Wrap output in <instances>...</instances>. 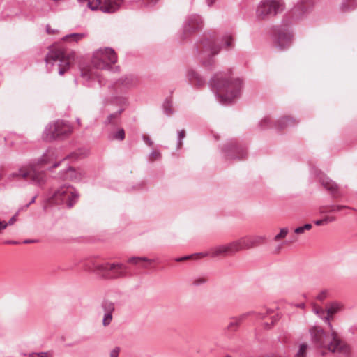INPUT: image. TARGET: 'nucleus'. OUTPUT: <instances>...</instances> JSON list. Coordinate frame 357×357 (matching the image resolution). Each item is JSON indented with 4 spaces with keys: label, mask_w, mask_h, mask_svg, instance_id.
<instances>
[{
    "label": "nucleus",
    "mask_w": 357,
    "mask_h": 357,
    "mask_svg": "<svg viewBox=\"0 0 357 357\" xmlns=\"http://www.w3.org/2000/svg\"><path fill=\"white\" fill-rule=\"evenodd\" d=\"M188 77L190 84L195 86L200 87L205 84V80L194 70H188Z\"/></svg>",
    "instance_id": "nucleus-23"
},
{
    "label": "nucleus",
    "mask_w": 357,
    "mask_h": 357,
    "mask_svg": "<svg viewBox=\"0 0 357 357\" xmlns=\"http://www.w3.org/2000/svg\"><path fill=\"white\" fill-rule=\"evenodd\" d=\"M113 313H104L102 318V325L106 327L108 326L112 321Z\"/></svg>",
    "instance_id": "nucleus-36"
},
{
    "label": "nucleus",
    "mask_w": 357,
    "mask_h": 357,
    "mask_svg": "<svg viewBox=\"0 0 357 357\" xmlns=\"http://www.w3.org/2000/svg\"><path fill=\"white\" fill-rule=\"evenodd\" d=\"M101 308L104 313H113L115 310L114 303L108 300H105L101 304Z\"/></svg>",
    "instance_id": "nucleus-29"
},
{
    "label": "nucleus",
    "mask_w": 357,
    "mask_h": 357,
    "mask_svg": "<svg viewBox=\"0 0 357 357\" xmlns=\"http://www.w3.org/2000/svg\"><path fill=\"white\" fill-rule=\"evenodd\" d=\"M73 128L69 123L57 121L49 123L45 128L43 134V139L46 142H51L59 137H64L70 135Z\"/></svg>",
    "instance_id": "nucleus-9"
},
{
    "label": "nucleus",
    "mask_w": 357,
    "mask_h": 357,
    "mask_svg": "<svg viewBox=\"0 0 357 357\" xmlns=\"http://www.w3.org/2000/svg\"><path fill=\"white\" fill-rule=\"evenodd\" d=\"M343 208H349V207L344 205L326 206L321 208V213L337 212L341 211Z\"/></svg>",
    "instance_id": "nucleus-30"
},
{
    "label": "nucleus",
    "mask_w": 357,
    "mask_h": 357,
    "mask_svg": "<svg viewBox=\"0 0 357 357\" xmlns=\"http://www.w3.org/2000/svg\"><path fill=\"white\" fill-rule=\"evenodd\" d=\"M78 197L77 192L72 185H63L48 198V202L64 205L70 208L77 202Z\"/></svg>",
    "instance_id": "nucleus-6"
},
{
    "label": "nucleus",
    "mask_w": 357,
    "mask_h": 357,
    "mask_svg": "<svg viewBox=\"0 0 357 357\" xmlns=\"http://www.w3.org/2000/svg\"><path fill=\"white\" fill-rule=\"evenodd\" d=\"M112 139L122 141L125 139V131L123 128L119 129L110 137Z\"/></svg>",
    "instance_id": "nucleus-35"
},
{
    "label": "nucleus",
    "mask_w": 357,
    "mask_h": 357,
    "mask_svg": "<svg viewBox=\"0 0 357 357\" xmlns=\"http://www.w3.org/2000/svg\"><path fill=\"white\" fill-rule=\"evenodd\" d=\"M15 216H13V217L10 219V220L7 222L8 226V225H13V224L14 223V222H15Z\"/></svg>",
    "instance_id": "nucleus-56"
},
{
    "label": "nucleus",
    "mask_w": 357,
    "mask_h": 357,
    "mask_svg": "<svg viewBox=\"0 0 357 357\" xmlns=\"http://www.w3.org/2000/svg\"><path fill=\"white\" fill-rule=\"evenodd\" d=\"M162 108L165 114L167 116H171L174 113V109L172 108V102L171 100L166 98L162 105Z\"/></svg>",
    "instance_id": "nucleus-31"
},
{
    "label": "nucleus",
    "mask_w": 357,
    "mask_h": 357,
    "mask_svg": "<svg viewBox=\"0 0 357 357\" xmlns=\"http://www.w3.org/2000/svg\"><path fill=\"white\" fill-rule=\"evenodd\" d=\"M250 240L253 248L262 243L266 240V237L264 236H250Z\"/></svg>",
    "instance_id": "nucleus-34"
},
{
    "label": "nucleus",
    "mask_w": 357,
    "mask_h": 357,
    "mask_svg": "<svg viewBox=\"0 0 357 357\" xmlns=\"http://www.w3.org/2000/svg\"><path fill=\"white\" fill-rule=\"evenodd\" d=\"M204 24V20L199 15H188L183 24V35L188 36L202 30Z\"/></svg>",
    "instance_id": "nucleus-13"
},
{
    "label": "nucleus",
    "mask_w": 357,
    "mask_h": 357,
    "mask_svg": "<svg viewBox=\"0 0 357 357\" xmlns=\"http://www.w3.org/2000/svg\"><path fill=\"white\" fill-rule=\"evenodd\" d=\"M331 333L327 335L326 332L319 326H313L310 328L309 333L313 345L317 349L328 351L332 353L348 356L351 348L348 344L340 340L336 332L330 330Z\"/></svg>",
    "instance_id": "nucleus-2"
},
{
    "label": "nucleus",
    "mask_w": 357,
    "mask_h": 357,
    "mask_svg": "<svg viewBox=\"0 0 357 357\" xmlns=\"http://www.w3.org/2000/svg\"><path fill=\"white\" fill-rule=\"evenodd\" d=\"M224 157L227 160L236 159H243L247 155V151L245 146L231 141L225 145L222 150Z\"/></svg>",
    "instance_id": "nucleus-12"
},
{
    "label": "nucleus",
    "mask_w": 357,
    "mask_h": 357,
    "mask_svg": "<svg viewBox=\"0 0 357 357\" xmlns=\"http://www.w3.org/2000/svg\"><path fill=\"white\" fill-rule=\"evenodd\" d=\"M215 1V0H206V3H207L209 6H211L213 3V2H214Z\"/></svg>",
    "instance_id": "nucleus-58"
},
{
    "label": "nucleus",
    "mask_w": 357,
    "mask_h": 357,
    "mask_svg": "<svg viewBox=\"0 0 357 357\" xmlns=\"http://www.w3.org/2000/svg\"><path fill=\"white\" fill-rule=\"evenodd\" d=\"M117 61V56L112 48L105 47L97 50L93 55L92 63L98 69H109Z\"/></svg>",
    "instance_id": "nucleus-10"
},
{
    "label": "nucleus",
    "mask_w": 357,
    "mask_h": 357,
    "mask_svg": "<svg viewBox=\"0 0 357 357\" xmlns=\"http://www.w3.org/2000/svg\"><path fill=\"white\" fill-rule=\"evenodd\" d=\"M84 37H85L84 33H71V34L65 36L62 39L64 41L73 40L75 42H78L80 40H82V38H84Z\"/></svg>",
    "instance_id": "nucleus-32"
},
{
    "label": "nucleus",
    "mask_w": 357,
    "mask_h": 357,
    "mask_svg": "<svg viewBox=\"0 0 357 357\" xmlns=\"http://www.w3.org/2000/svg\"><path fill=\"white\" fill-rule=\"evenodd\" d=\"M40 165H37L36 162H32L29 164V168L31 172L29 176L33 183L38 186H42L46 182L47 177L44 171L39 170Z\"/></svg>",
    "instance_id": "nucleus-17"
},
{
    "label": "nucleus",
    "mask_w": 357,
    "mask_h": 357,
    "mask_svg": "<svg viewBox=\"0 0 357 357\" xmlns=\"http://www.w3.org/2000/svg\"><path fill=\"white\" fill-rule=\"evenodd\" d=\"M295 306L296 307L304 309L305 307V304L304 303H298V304H296Z\"/></svg>",
    "instance_id": "nucleus-55"
},
{
    "label": "nucleus",
    "mask_w": 357,
    "mask_h": 357,
    "mask_svg": "<svg viewBox=\"0 0 357 357\" xmlns=\"http://www.w3.org/2000/svg\"><path fill=\"white\" fill-rule=\"evenodd\" d=\"M259 126L261 129H266L271 128V119L269 117H264L261 121L259 123Z\"/></svg>",
    "instance_id": "nucleus-37"
},
{
    "label": "nucleus",
    "mask_w": 357,
    "mask_h": 357,
    "mask_svg": "<svg viewBox=\"0 0 357 357\" xmlns=\"http://www.w3.org/2000/svg\"><path fill=\"white\" fill-rule=\"evenodd\" d=\"M209 84L215 91L218 100L223 104L231 102L238 98L242 89V81L233 77L231 71L215 74Z\"/></svg>",
    "instance_id": "nucleus-1"
},
{
    "label": "nucleus",
    "mask_w": 357,
    "mask_h": 357,
    "mask_svg": "<svg viewBox=\"0 0 357 357\" xmlns=\"http://www.w3.org/2000/svg\"><path fill=\"white\" fill-rule=\"evenodd\" d=\"M150 160L153 161L158 160L160 158V153L159 151L153 150L149 154Z\"/></svg>",
    "instance_id": "nucleus-44"
},
{
    "label": "nucleus",
    "mask_w": 357,
    "mask_h": 357,
    "mask_svg": "<svg viewBox=\"0 0 357 357\" xmlns=\"http://www.w3.org/2000/svg\"><path fill=\"white\" fill-rule=\"evenodd\" d=\"M128 262L139 266L140 268H148V264L153 262L152 259L147 257H133L128 259Z\"/></svg>",
    "instance_id": "nucleus-25"
},
{
    "label": "nucleus",
    "mask_w": 357,
    "mask_h": 357,
    "mask_svg": "<svg viewBox=\"0 0 357 357\" xmlns=\"http://www.w3.org/2000/svg\"><path fill=\"white\" fill-rule=\"evenodd\" d=\"M29 357H52V354L51 352L33 353Z\"/></svg>",
    "instance_id": "nucleus-42"
},
{
    "label": "nucleus",
    "mask_w": 357,
    "mask_h": 357,
    "mask_svg": "<svg viewBox=\"0 0 357 357\" xmlns=\"http://www.w3.org/2000/svg\"><path fill=\"white\" fill-rule=\"evenodd\" d=\"M56 158V151L54 149H47L45 153L42 155V157L37 161L36 163L40 167H43L46 165L52 164V168H56L59 166L60 161H55Z\"/></svg>",
    "instance_id": "nucleus-18"
},
{
    "label": "nucleus",
    "mask_w": 357,
    "mask_h": 357,
    "mask_svg": "<svg viewBox=\"0 0 357 357\" xmlns=\"http://www.w3.org/2000/svg\"><path fill=\"white\" fill-rule=\"evenodd\" d=\"M206 282V279L202 277H199L197 278H195L192 281V285L194 286H200Z\"/></svg>",
    "instance_id": "nucleus-41"
},
{
    "label": "nucleus",
    "mask_w": 357,
    "mask_h": 357,
    "mask_svg": "<svg viewBox=\"0 0 357 357\" xmlns=\"http://www.w3.org/2000/svg\"><path fill=\"white\" fill-rule=\"evenodd\" d=\"M307 348L308 345L307 344H301L299 345L298 350L295 355V357H306Z\"/></svg>",
    "instance_id": "nucleus-33"
},
{
    "label": "nucleus",
    "mask_w": 357,
    "mask_h": 357,
    "mask_svg": "<svg viewBox=\"0 0 357 357\" xmlns=\"http://www.w3.org/2000/svg\"><path fill=\"white\" fill-rule=\"evenodd\" d=\"M284 9V4L281 0H263L257 6L256 16L259 20H268Z\"/></svg>",
    "instance_id": "nucleus-7"
},
{
    "label": "nucleus",
    "mask_w": 357,
    "mask_h": 357,
    "mask_svg": "<svg viewBox=\"0 0 357 357\" xmlns=\"http://www.w3.org/2000/svg\"><path fill=\"white\" fill-rule=\"evenodd\" d=\"M74 59L75 53L73 52L66 50L57 45H52L50 47L49 52L45 57V62L47 65H54L55 62H58L59 74L62 75L69 69Z\"/></svg>",
    "instance_id": "nucleus-5"
},
{
    "label": "nucleus",
    "mask_w": 357,
    "mask_h": 357,
    "mask_svg": "<svg viewBox=\"0 0 357 357\" xmlns=\"http://www.w3.org/2000/svg\"><path fill=\"white\" fill-rule=\"evenodd\" d=\"M296 124V120L289 116H284L278 120L275 124L277 129L282 130L288 127L293 126Z\"/></svg>",
    "instance_id": "nucleus-26"
},
{
    "label": "nucleus",
    "mask_w": 357,
    "mask_h": 357,
    "mask_svg": "<svg viewBox=\"0 0 357 357\" xmlns=\"http://www.w3.org/2000/svg\"><path fill=\"white\" fill-rule=\"evenodd\" d=\"M328 296V291L326 289L320 291L316 296V299L319 301H324Z\"/></svg>",
    "instance_id": "nucleus-40"
},
{
    "label": "nucleus",
    "mask_w": 357,
    "mask_h": 357,
    "mask_svg": "<svg viewBox=\"0 0 357 357\" xmlns=\"http://www.w3.org/2000/svg\"><path fill=\"white\" fill-rule=\"evenodd\" d=\"M324 219L326 224H327L328 222H334L335 220V218L333 216H326Z\"/></svg>",
    "instance_id": "nucleus-49"
},
{
    "label": "nucleus",
    "mask_w": 357,
    "mask_h": 357,
    "mask_svg": "<svg viewBox=\"0 0 357 357\" xmlns=\"http://www.w3.org/2000/svg\"><path fill=\"white\" fill-rule=\"evenodd\" d=\"M120 352V348L116 347L114 348L109 353V357H118Z\"/></svg>",
    "instance_id": "nucleus-46"
},
{
    "label": "nucleus",
    "mask_w": 357,
    "mask_h": 357,
    "mask_svg": "<svg viewBox=\"0 0 357 357\" xmlns=\"http://www.w3.org/2000/svg\"><path fill=\"white\" fill-rule=\"evenodd\" d=\"M321 185L328 190L333 198H338L342 196L337 185L330 178L323 175L319 178Z\"/></svg>",
    "instance_id": "nucleus-19"
},
{
    "label": "nucleus",
    "mask_w": 357,
    "mask_h": 357,
    "mask_svg": "<svg viewBox=\"0 0 357 357\" xmlns=\"http://www.w3.org/2000/svg\"><path fill=\"white\" fill-rule=\"evenodd\" d=\"M93 270L102 277L110 279L124 277L127 274V267L121 263H96L93 265Z\"/></svg>",
    "instance_id": "nucleus-8"
},
{
    "label": "nucleus",
    "mask_w": 357,
    "mask_h": 357,
    "mask_svg": "<svg viewBox=\"0 0 357 357\" xmlns=\"http://www.w3.org/2000/svg\"><path fill=\"white\" fill-rule=\"evenodd\" d=\"M226 357H229V356H226Z\"/></svg>",
    "instance_id": "nucleus-63"
},
{
    "label": "nucleus",
    "mask_w": 357,
    "mask_h": 357,
    "mask_svg": "<svg viewBox=\"0 0 357 357\" xmlns=\"http://www.w3.org/2000/svg\"><path fill=\"white\" fill-rule=\"evenodd\" d=\"M137 84V78L132 75H126L119 79L113 87L116 94L124 93L127 90L135 86Z\"/></svg>",
    "instance_id": "nucleus-15"
},
{
    "label": "nucleus",
    "mask_w": 357,
    "mask_h": 357,
    "mask_svg": "<svg viewBox=\"0 0 357 357\" xmlns=\"http://www.w3.org/2000/svg\"><path fill=\"white\" fill-rule=\"evenodd\" d=\"M142 139L149 146H153V142L151 140L149 137L144 135L142 137Z\"/></svg>",
    "instance_id": "nucleus-48"
},
{
    "label": "nucleus",
    "mask_w": 357,
    "mask_h": 357,
    "mask_svg": "<svg viewBox=\"0 0 357 357\" xmlns=\"http://www.w3.org/2000/svg\"><path fill=\"white\" fill-rule=\"evenodd\" d=\"M216 35L208 34L204 36L196 45V51L203 65L210 68L213 63V56L218 54L221 47L231 49L234 46V39L230 33H226L222 37V45L218 44Z\"/></svg>",
    "instance_id": "nucleus-3"
},
{
    "label": "nucleus",
    "mask_w": 357,
    "mask_h": 357,
    "mask_svg": "<svg viewBox=\"0 0 357 357\" xmlns=\"http://www.w3.org/2000/svg\"><path fill=\"white\" fill-rule=\"evenodd\" d=\"M276 321V319H273L271 324L265 323L264 326L266 328H270L272 325H273L274 322Z\"/></svg>",
    "instance_id": "nucleus-52"
},
{
    "label": "nucleus",
    "mask_w": 357,
    "mask_h": 357,
    "mask_svg": "<svg viewBox=\"0 0 357 357\" xmlns=\"http://www.w3.org/2000/svg\"><path fill=\"white\" fill-rule=\"evenodd\" d=\"M343 307V305L337 301H333L330 303L326 306V316L324 317V322L327 324L328 328L332 330V324L330 321V319L336 313L341 311Z\"/></svg>",
    "instance_id": "nucleus-22"
},
{
    "label": "nucleus",
    "mask_w": 357,
    "mask_h": 357,
    "mask_svg": "<svg viewBox=\"0 0 357 357\" xmlns=\"http://www.w3.org/2000/svg\"><path fill=\"white\" fill-rule=\"evenodd\" d=\"M123 0H94L88 3V7L92 10H100L105 13H113L118 10Z\"/></svg>",
    "instance_id": "nucleus-11"
},
{
    "label": "nucleus",
    "mask_w": 357,
    "mask_h": 357,
    "mask_svg": "<svg viewBox=\"0 0 357 357\" xmlns=\"http://www.w3.org/2000/svg\"><path fill=\"white\" fill-rule=\"evenodd\" d=\"M84 173L80 169L76 170L73 167H69L63 176L65 179L72 181H80L84 177Z\"/></svg>",
    "instance_id": "nucleus-24"
},
{
    "label": "nucleus",
    "mask_w": 357,
    "mask_h": 357,
    "mask_svg": "<svg viewBox=\"0 0 357 357\" xmlns=\"http://www.w3.org/2000/svg\"><path fill=\"white\" fill-rule=\"evenodd\" d=\"M79 3H86L88 4L89 2H93V1H91V0H77Z\"/></svg>",
    "instance_id": "nucleus-57"
},
{
    "label": "nucleus",
    "mask_w": 357,
    "mask_h": 357,
    "mask_svg": "<svg viewBox=\"0 0 357 357\" xmlns=\"http://www.w3.org/2000/svg\"><path fill=\"white\" fill-rule=\"evenodd\" d=\"M304 231H305V229L303 226L298 227L294 229V232L297 234H301L304 233Z\"/></svg>",
    "instance_id": "nucleus-50"
},
{
    "label": "nucleus",
    "mask_w": 357,
    "mask_h": 357,
    "mask_svg": "<svg viewBox=\"0 0 357 357\" xmlns=\"http://www.w3.org/2000/svg\"><path fill=\"white\" fill-rule=\"evenodd\" d=\"M200 253L201 252L196 253V254L191 255H187V256H185V257H180V258H177L176 259V261H184V260L192 258L195 256H199V257H205V256H202Z\"/></svg>",
    "instance_id": "nucleus-45"
},
{
    "label": "nucleus",
    "mask_w": 357,
    "mask_h": 357,
    "mask_svg": "<svg viewBox=\"0 0 357 357\" xmlns=\"http://www.w3.org/2000/svg\"><path fill=\"white\" fill-rule=\"evenodd\" d=\"M36 241L34 240H25L24 241V243H34Z\"/></svg>",
    "instance_id": "nucleus-60"
},
{
    "label": "nucleus",
    "mask_w": 357,
    "mask_h": 357,
    "mask_svg": "<svg viewBox=\"0 0 357 357\" xmlns=\"http://www.w3.org/2000/svg\"><path fill=\"white\" fill-rule=\"evenodd\" d=\"M357 6V0H344L342 3V10L347 12L355 9Z\"/></svg>",
    "instance_id": "nucleus-28"
},
{
    "label": "nucleus",
    "mask_w": 357,
    "mask_h": 357,
    "mask_svg": "<svg viewBox=\"0 0 357 357\" xmlns=\"http://www.w3.org/2000/svg\"><path fill=\"white\" fill-rule=\"evenodd\" d=\"M81 77L84 80V84L87 86H92L91 82L96 80V77L92 73L91 70L89 69H82L81 70Z\"/></svg>",
    "instance_id": "nucleus-27"
},
{
    "label": "nucleus",
    "mask_w": 357,
    "mask_h": 357,
    "mask_svg": "<svg viewBox=\"0 0 357 357\" xmlns=\"http://www.w3.org/2000/svg\"><path fill=\"white\" fill-rule=\"evenodd\" d=\"M76 121H77V123H78L79 125H80V119H79V118H77V119H76Z\"/></svg>",
    "instance_id": "nucleus-61"
},
{
    "label": "nucleus",
    "mask_w": 357,
    "mask_h": 357,
    "mask_svg": "<svg viewBox=\"0 0 357 357\" xmlns=\"http://www.w3.org/2000/svg\"><path fill=\"white\" fill-rule=\"evenodd\" d=\"M314 312L324 321V317L326 316V310L325 311L321 307H316L314 308Z\"/></svg>",
    "instance_id": "nucleus-39"
},
{
    "label": "nucleus",
    "mask_w": 357,
    "mask_h": 357,
    "mask_svg": "<svg viewBox=\"0 0 357 357\" xmlns=\"http://www.w3.org/2000/svg\"><path fill=\"white\" fill-rule=\"evenodd\" d=\"M303 228L305 230H310L312 228V225L310 223L305 224L303 226Z\"/></svg>",
    "instance_id": "nucleus-53"
},
{
    "label": "nucleus",
    "mask_w": 357,
    "mask_h": 357,
    "mask_svg": "<svg viewBox=\"0 0 357 357\" xmlns=\"http://www.w3.org/2000/svg\"><path fill=\"white\" fill-rule=\"evenodd\" d=\"M3 177V174L0 172V180Z\"/></svg>",
    "instance_id": "nucleus-62"
},
{
    "label": "nucleus",
    "mask_w": 357,
    "mask_h": 357,
    "mask_svg": "<svg viewBox=\"0 0 357 357\" xmlns=\"http://www.w3.org/2000/svg\"><path fill=\"white\" fill-rule=\"evenodd\" d=\"M37 196H34L31 199V201L26 204V207H29L31 204H33L36 201V199Z\"/></svg>",
    "instance_id": "nucleus-54"
},
{
    "label": "nucleus",
    "mask_w": 357,
    "mask_h": 357,
    "mask_svg": "<svg viewBox=\"0 0 357 357\" xmlns=\"http://www.w3.org/2000/svg\"><path fill=\"white\" fill-rule=\"evenodd\" d=\"M108 104H116L119 106H120V108L115 112L110 114L107 117L106 120L105 121L104 123L105 125L112 124L114 125L116 123L118 119L121 116V113L124 110L123 106L126 104V98L123 96H113L111 98V100L109 101L105 102V105Z\"/></svg>",
    "instance_id": "nucleus-14"
},
{
    "label": "nucleus",
    "mask_w": 357,
    "mask_h": 357,
    "mask_svg": "<svg viewBox=\"0 0 357 357\" xmlns=\"http://www.w3.org/2000/svg\"><path fill=\"white\" fill-rule=\"evenodd\" d=\"M314 223L317 226H320V225H326L325 223V221H324V219H321V220H317L316 221H314Z\"/></svg>",
    "instance_id": "nucleus-51"
},
{
    "label": "nucleus",
    "mask_w": 357,
    "mask_h": 357,
    "mask_svg": "<svg viewBox=\"0 0 357 357\" xmlns=\"http://www.w3.org/2000/svg\"><path fill=\"white\" fill-rule=\"evenodd\" d=\"M251 315H255L259 318H264L265 314L261 312H256L255 311H250L236 317L230 321L227 326V329L231 331H234L237 329L239 324L244 321L248 317Z\"/></svg>",
    "instance_id": "nucleus-20"
},
{
    "label": "nucleus",
    "mask_w": 357,
    "mask_h": 357,
    "mask_svg": "<svg viewBox=\"0 0 357 357\" xmlns=\"http://www.w3.org/2000/svg\"><path fill=\"white\" fill-rule=\"evenodd\" d=\"M31 172L29 168V165H24L19 168L17 171H15L8 174L6 178V181L8 183L20 181L22 179H26L29 176Z\"/></svg>",
    "instance_id": "nucleus-21"
},
{
    "label": "nucleus",
    "mask_w": 357,
    "mask_h": 357,
    "mask_svg": "<svg viewBox=\"0 0 357 357\" xmlns=\"http://www.w3.org/2000/svg\"><path fill=\"white\" fill-rule=\"evenodd\" d=\"M185 137V131L184 130H181L178 131V147L181 146L182 140L183 139V138Z\"/></svg>",
    "instance_id": "nucleus-43"
},
{
    "label": "nucleus",
    "mask_w": 357,
    "mask_h": 357,
    "mask_svg": "<svg viewBox=\"0 0 357 357\" xmlns=\"http://www.w3.org/2000/svg\"><path fill=\"white\" fill-rule=\"evenodd\" d=\"M250 236H245L228 243L211 247L207 252L200 253L202 256L215 258L220 256H232L243 250L252 248Z\"/></svg>",
    "instance_id": "nucleus-4"
},
{
    "label": "nucleus",
    "mask_w": 357,
    "mask_h": 357,
    "mask_svg": "<svg viewBox=\"0 0 357 357\" xmlns=\"http://www.w3.org/2000/svg\"><path fill=\"white\" fill-rule=\"evenodd\" d=\"M275 43L280 50L289 47L292 40V33L288 29L278 28L275 30Z\"/></svg>",
    "instance_id": "nucleus-16"
},
{
    "label": "nucleus",
    "mask_w": 357,
    "mask_h": 357,
    "mask_svg": "<svg viewBox=\"0 0 357 357\" xmlns=\"http://www.w3.org/2000/svg\"><path fill=\"white\" fill-rule=\"evenodd\" d=\"M46 31L48 34H55L58 32V30L53 29L49 24L46 25Z\"/></svg>",
    "instance_id": "nucleus-47"
},
{
    "label": "nucleus",
    "mask_w": 357,
    "mask_h": 357,
    "mask_svg": "<svg viewBox=\"0 0 357 357\" xmlns=\"http://www.w3.org/2000/svg\"><path fill=\"white\" fill-rule=\"evenodd\" d=\"M6 243H8V244H17V243L15 241H6Z\"/></svg>",
    "instance_id": "nucleus-59"
},
{
    "label": "nucleus",
    "mask_w": 357,
    "mask_h": 357,
    "mask_svg": "<svg viewBox=\"0 0 357 357\" xmlns=\"http://www.w3.org/2000/svg\"><path fill=\"white\" fill-rule=\"evenodd\" d=\"M289 232V229L287 227L282 228L280 232L274 237V240L278 241L280 239L284 238L286 237Z\"/></svg>",
    "instance_id": "nucleus-38"
}]
</instances>
